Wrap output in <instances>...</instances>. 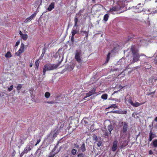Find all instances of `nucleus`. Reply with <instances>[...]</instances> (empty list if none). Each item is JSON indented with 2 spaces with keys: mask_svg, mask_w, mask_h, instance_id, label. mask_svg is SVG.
I'll use <instances>...</instances> for the list:
<instances>
[{
  "mask_svg": "<svg viewBox=\"0 0 157 157\" xmlns=\"http://www.w3.org/2000/svg\"><path fill=\"white\" fill-rule=\"evenodd\" d=\"M94 139L95 140H97V137L96 136H94Z\"/></svg>",
  "mask_w": 157,
  "mask_h": 157,
  "instance_id": "obj_54",
  "label": "nucleus"
},
{
  "mask_svg": "<svg viewBox=\"0 0 157 157\" xmlns=\"http://www.w3.org/2000/svg\"><path fill=\"white\" fill-rule=\"evenodd\" d=\"M20 43V41L19 40H18L16 42L15 46H17L18 45H19V44Z\"/></svg>",
  "mask_w": 157,
  "mask_h": 157,
  "instance_id": "obj_45",
  "label": "nucleus"
},
{
  "mask_svg": "<svg viewBox=\"0 0 157 157\" xmlns=\"http://www.w3.org/2000/svg\"><path fill=\"white\" fill-rule=\"evenodd\" d=\"M104 135L105 136V138H108L109 135H111V134L110 133V132H108L107 131H105V132H104Z\"/></svg>",
  "mask_w": 157,
  "mask_h": 157,
  "instance_id": "obj_23",
  "label": "nucleus"
},
{
  "mask_svg": "<svg viewBox=\"0 0 157 157\" xmlns=\"http://www.w3.org/2000/svg\"><path fill=\"white\" fill-rule=\"evenodd\" d=\"M109 14L108 13L105 14L103 17V20L105 21H107L109 18Z\"/></svg>",
  "mask_w": 157,
  "mask_h": 157,
  "instance_id": "obj_24",
  "label": "nucleus"
},
{
  "mask_svg": "<svg viewBox=\"0 0 157 157\" xmlns=\"http://www.w3.org/2000/svg\"><path fill=\"white\" fill-rule=\"evenodd\" d=\"M59 151H58V152H56V154L57 153H58L59 151Z\"/></svg>",
  "mask_w": 157,
  "mask_h": 157,
  "instance_id": "obj_63",
  "label": "nucleus"
},
{
  "mask_svg": "<svg viewBox=\"0 0 157 157\" xmlns=\"http://www.w3.org/2000/svg\"><path fill=\"white\" fill-rule=\"evenodd\" d=\"M131 51L132 52L133 56L132 61L129 64H125L124 65L125 69H124L122 71L124 72L125 71L128 69V66L129 65L133 63L137 62L139 60V59L140 55H139L138 53L139 50L136 48L135 45H133L131 46L130 48Z\"/></svg>",
  "mask_w": 157,
  "mask_h": 157,
  "instance_id": "obj_1",
  "label": "nucleus"
},
{
  "mask_svg": "<svg viewBox=\"0 0 157 157\" xmlns=\"http://www.w3.org/2000/svg\"><path fill=\"white\" fill-rule=\"evenodd\" d=\"M74 145L77 148H78L79 147V146L78 145H76V144H74Z\"/></svg>",
  "mask_w": 157,
  "mask_h": 157,
  "instance_id": "obj_59",
  "label": "nucleus"
},
{
  "mask_svg": "<svg viewBox=\"0 0 157 157\" xmlns=\"http://www.w3.org/2000/svg\"><path fill=\"white\" fill-rule=\"evenodd\" d=\"M47 71V69L46 68V67H45V66H44V68H43V75H44V77H45V73H46V71Z\"/></svg>",
  "mask_w": 157,
  "mask_h": 157,
  "instance_id": "obj_37",
  "label": "nucleus"
},
{
  "mask_svg": "<svg viewBox=\"0 0 157 157\" xmlns=\"http://www.w3.org/2000/svg\"><path fill=\"white\" fill-rule=\"evenodd\" d=\"M111 108H118L116 104H112L109 107L108 109H109Z\"/></svg>",
  "mask_w": 157,
  "mask_h": 157,
  "instance_id": "obj_34",
  "label": "nucleus"
},
{
  "mask_svg": "<svg viewBox=\"0 0 157 157\" xmlns=\"http://www.w3.org/2000/svg\"><path fill=\"white\" fill-rule=\"evenodd\" d=\"M151 13H152V14L157 13V10H155L154 11H151Z\"/></svg>",
  "mask_w": 157,
  "mask_h": 157,
  "instance_id": "obj_53",
  "label": "nucleus"
},
{
  "mask_svg": "<svg viewBox=\"0 0 157 157\" xmlns=\"http://www.w3.org/2000/svg\"><path fill=\"white\" fill-rule=\"evenodd\" d=\"M32 147L29 145L26 146V147L25 148L24 152L25 153H27L29 151H31L32 149Z\"/></svg>",
  "mask_w": 157,
  "mask_h": 157,
  "instance_id": "obj_12",
  "label": "nucleus"
},
{
  "mask_svg": "<svg viewBox=\"0 0 157 157\" xmlns=\"http://www.w3.org/2000/svg\"><path fill=\"white\" fill-rule=\"evenodd\" d=\"M32 66H33V65H32V64H30V65H29L30 67H32Z\"/></svg>",
  "mask_w": 157,
  "mask_h": 157,
  "instance_id": "obj_61",
  "label": "nucleus"
},
{
  "mask_svg": "<svg viewBox=\"0 0 157 157\" xmlns=\"http://www.w3.org/2000/svg\"><path fill=\"white\" fill-rule=\"evenodd\" d=\"M46 103L48 104H54L55 102V101H47L45 102Z\"/></svg>",
  "mask_w": 157,
  "mask_h": 157,
  "instance_id": "obj_41",
  "label": "nucleus"
},
{
  "mask_svg": "<svg viewBox=\"0 0 157 157\" xmlns=\"http://www.w3.org/2000/svg\"><path fill=\"white\" fill-rule=\"evenodd\" d=\"M65 157H68V156H67Z\"/></svg>",
  "mask_w": 157,
  "mask_h": 157,
  "instance_id": "obj_64",
  "label": "nucleus"
},
{
  "mask_svg": "<svg viewBox=\"0 0 157 157\" xmlns=\"http://www.w3.org/2000/svg\"><path fill=\"white\" fill-rule=\"evenodd\" d=\"M147 95H152V93L151 92L149 93H147Z\"/></svg>",
  "mask_w": 157,
  "mask_h": 157,
  "instance_id": "obj_56",
  "label": "nucleus"
},
{
  "mask_svg": "<svg viewBox=\"0 0 157 157\" xmlns=\"http://www.w3.org/2000/svg\"><path fill=\"white\" fill-rule=\"evenodd\" d=\"M55 155V154H53L52 152H50L49 153V155L48 157H54Z\"/></svg>",
  "mask_w": 157,
  "mask_h": 157,
  "instance_id": "obj_43",
  "label": "nucleus"
},
{
  "mask_svg": "<svg viewBox=\"0 0 157 157\" xmlns=\"http://www.w3.org/2000/svg\"><path fill=\"white\" fill-rule=\"evenodd\" d=\"M151 9H147V10H146L145 11H147L148 12H151V13H151Z\"/></svg>",
  "mask_w": 157,
  "mask_h": 157,
  "instance_id": "obj_51",
  "label": "nucleus"
},
{
  "mask_svg": "<svg viewBox=\"0 0 157 157\" xmlns=\"http://www.w3.org/2000/svg\"><path fill=\"white\" fill-rule=\"evenodd\" d=\"M91 95L90 94H89V93L88 92L87 93H86V96L84 97V99H85V98H86L87 97H88Z\"/></svg>",
  "mask_w": 157,
  "mask_h": 157,
  "instance_id": "obj_38",
  "label": "nucleus"
},
{
  "mask_svg": "<svg viewBox=\"0 0 157 157\" xmlns=\"http://www.w3.org/2000/svg\"><path fill=\"white\" fill-rule=\"evenodd\" d=\"M144 103H140L138 102H136L135 103H134L133 102L132 103V105L134 107H137L143 104Z\"/></svg>",
  "mask_w": 157,
  "mask_h": 157,
  "instance_id": "obj_18",
  "label": "nucleus"
},
{
  "mask_svg": "<svg viewBox=\"0 0 157 157\" xmlns=\"http://www.w3.org/2000/svg\"><path fill=\"white\" fill-rule=\"evenodd\" d=\"M132 39H133L132 37H131L130 36H128V41H131Z\"/></svg>",
  "mask_w": 157,
  "mask_h": 157,
  "instance_id": "obj_52",
  "label": "nucleus"
},
{
  "mask_svg": "<svg viewBox=\"0 0 157 157\" xmlns=\"http://www.w3.org/2000/svg\"><path fill=\"white\" fill-rule=\"evenodd\" d=\"M51 94L48 92H46L44 94V96L46 98H48L50 96Z\"/></svg>",
  "mask_w": 157,
  "mask_h": 157,
  "instance_id": "obj_29",
  "label": "nucleus"
},
{
  "mask_svg": "<svg viewBox=\"0 0 157 157\" xmlns=\"http://www.w3.org/2000/svg\"><path fill=\"white\" fill-rule=\"evenodd\" d=\"M120 9V8L118 6H116L112 7V8H110L109 12H111L113 11H118Z\"/></svg>",
  "mask_w": 157,
  "mask_h": 157,
  "instance_id": "obj_10",
  "label": "nucleus"
},
{
  "mask_svg": "<svg viewBox=\"0 0 157 157\" xmlns=\"http://www.w3.org/2000/svg\"><path fill=\"white\" fill-rule=\"evenodd\" d=\"M59 143V142H58V143L55 146V147H54V148H53V150H52V151H54L56 150V149H57V148L58 147L57 145Z\"/></svg>",
  "mask_w": 157,
  "mask_h": 157,
  "instance_id": "obj_42",
  "label": "nucleus"
},
{
  "mask_svg": "<svg viewBox=\"0 0 157 157\" xmlns=\"http://www.w3.org/2000/svg\"><path fill=\"white\" fill-rule=\"evenodd\" d=\"M155 90L154 91L151 92L152 94V95L151 96V97L153 98V97L154 94L155 93Z\"/></svg>",
  "mask_w": 157,
  "mask_h": 157,
  "instance_id": "obj_49",
  "label": "nucleus"
},
{
  "mask_svg": "<svg viewBox=\"0 0 157 157\" xmlns=\"http://www.w3.org/2000/svg\"><path fill=\"white\" fill-rule=\"evenodd\" d=\"M61 61H60V62H59L58 63V64H59H59H60V63H61Z\"/></svg>",
  "mask_w": 157,
  "mask_h": 157,
  "instance_id": "obj_62",
  "label": "nucleus"
},
{
  "mask_svg": "<svg viewBox=\"0 0 157 157\" xmlns=\"http://www.w3.org/2000/svg\"><path fill=\"white\" fill-rule=\"evenodd\" d=\"M23 84H19L17 87V89L18 91L20 90L23 86Z\"/></svg>",
  "mask_w": 157,
  "mask_h": 157,
  "instance_id": "obj_32",
  "label": "nucleus"
},
{
  "mask_svg": "<svg viewBox=\"0 0 157 157\" xmlns=\"http://www.w3.org/2000/svg\"><path fill=\"white\" fill-rule=\"evenodd\" d=\"M125 100L126 101H128L129 103H130L131 105L132 104V103L133 102L132 101V98L131 97V96L130 95L128 96H127L126 97Z\"/></svg>",
  "mask_w": 157,
  "mask_h": 157,
  "instance_id": "obj_16",
  "label": "nucleus"
},
{
  "mask_svg": "<svg viewBox=\"0 0 157 157\" xmlns=\"http://www.w3.org/2000/svg\"><path fill=\"white\" fill-rule=\"evenodd\" d=\"M80 149L82 152H84L86 150L85 145L84 143H83L80 147Z\"/></svg>",
  "mask_w": 157,
  "mask_h": 157,
  "instance_id": "obj_21",
  "label": "nucleus"
},
{
  "mask_svg": "<svg viewBox=\"0 0 157 157\" xmlns=\"http://www.w3.org/2000/svg\"><path fill=\"white\" fill-rule=\"evenodd\" d=\"M75 23L74 26V27H77L78 26V19L77 17V16H75L74 19Z\"/></svg>",
  "mask_w": 157,
  "mask_h": 157,
  "instance_id": "obj_20",
  "label": "nucleus"
},
{
  "mask_svg": "<svg viewBox=\"0 0 157 157\" xmlns=\"http://www.w3.org/2000/svg\"><path fill=\"white\" fill-rule=\"evenodd\" d=\"M84 154L82 153H80L77 155V157H84Z\"/></svg>",
  "mask_w": 157,
  "mask_h": 157,
  "instance_id": "obj_39",
  "label": "nucleus"
},
{
  "mask_svg": "<svg viewBox=\"0 0 157 157\" xmlns=\"http://www.w3.org/2000/svg\"><path fill=\"white\" fill-rule=\"evenodd\" d=\"M113 126L112 124H109L108 125L107 129L110 133H111V131L113 128Z\"/></svg>",
  "mask_w": 157,
  "mask_h": 157,
  "instance_id": "obj_19",
  "label": "nucleus"
},
{
  "mask_svg": "<svg viewBox=\"0 0 157 157\" xmlns=\"http://www.w3.org/2000/svg\"><path fill=\"white\" fill-rule=\"evenodd\" d=\"M118 141L117 140H114L113 143V145L112 147V150L113 151H115L117 149V147Z\"/></svg>",
  "mask_w": 157,
  "mask_h": 157,
  "instance_id": "obj_9",
  "label": "nucleus"
},
{
  "mask_svg": "<svg viewBox=\"0 0 157 157\" xmlns=\"http://www.w3.org/2000/svg\"><path fill=\"white\" fill-rule=\"evenodd\" d=\"M71 40L72 43L74 42V36H71Z\"/></svg>",
  "mask_w": 157,
  "mask_h": 157,
  "instance_id": "obj_40",
  "label": "nucleus"
},
{
  "mask_svg": "<svg viewBox=\"0 0 157 157\" xmlns=\"http://www.w3.org/2000/svg\"><path fill=\"white\" fill-rule=\"evenodd\" d=\"M25 154L24 151H22L21 153V154H20V157H22L23 156V155Z\"/></svg>",
  "mask_w": 157,
  "mask_h": 157,
  "instance_id": "obj_46",
  "label": "nucleus"
},
{
  "mask_svg": "<svg viewBox=\"0 0 157 157\" xmlns=\"http://www.w3.org/2000/svg\"><path fill=\"white\" fill-rule=\"evenodd\" d=\"M96 88L95 87H94L88 92L89 93V94H90L91 96L95 94H96Z\"/></svg>",
  "mask_w": 157,
  "mask_h": 157,
  "instance_id": "obj_17",
  "label": "nucleus"
},
{
  "mask_svg": "<svg viewBox=\"0 0 157 157\" xmlns=\"http://www.w3.org/2000/svg\"><path fill=\"white\" fill-rule=\"evenodd\" d=\"M38 12V11L37 10L36 11L34 12V13L31 15L30 16L27 18L24 21L25 23H27L29 21L32 20L33 18H34L36 16Z\"/></svg>",
  "mask_w": 157,
  "mask_h": 157,
  "instance_id": "obj_6",
  "label": "nucleus"
},
{
  "mask_svg": "<svg viewBox=\"0 0 157 157\" xmlns=\"http://www.w3.org/2000/svg\"><path fill=\"white\" fill-rule=\"evenodd\" d=\"M149 153L150 155H152L153 154V152L151 150H150L149 151Z\"/></svg>",
  "mask_w": 157,
  "mask_h": 157,
  "instance_id": "obj_50",
  "label": "nucleus"
},
{
  "mask_svg": "<svg viewBox=\"0 0 157 157\" xmlns=\"http://www.w3.org/2000/svg\"><path fill=\"white\" fill-rule=\"evenodd\" d=\"M154 121H157V117L155 118V119H154Z\"/></svg>",
  "mask_w": 157,
  "mask_h": 157,
  "instance_id": "obj_58",
  "label": "nucleus"
},
{
  "mask_svg": "<svg viewBox=\"0 0 157 157\" xmlns=\"http://www.w3.org/2000/svg\"><path fill=\"white\" fill-rule=\"evenodd\" d=\"M152 143L153 146L155 147H157V139H155L153 140Z\"/></svg>",
  "mask_w": 157,
  "mask_h": 157,
  "instance_id": "obj_27",
  "label": "nucleus"
},
{
  "mask_svg": "<svg viewBox=\"0 0 157 157\" xmlns=\"http://www.w3.org/2000/svg\"><path fill=\"white\" fill-rule=\"evenodd\" d=\"M59 64H51L50 63L49 64H47L45 65L44 66L47 69V71H50L52 70H53L55 69H56L59 66Z\"/></svg>",
  "mask_w": 157,
  "mask_h": 157,
  "instance_id": "obj_3",
  "label": "nucleus"
},
{
  "mask_svg": "<svg viewBox=\"0 0 157 157\" xmlns=\"http://www.w3.org/2000/svg\"><path fill=\"white\" fill-rule=\"evenodd\" d=\"M110 113H113L119 114H126L127 113V111L126 110H117L115 111H112Z\"/></svg>",
  "mask_w": 157,
  "mask_h": 157,
  "instance_id": "obj_8",
  "label": "nucleus"
},
{
  "mask_svg": "<svg viewBox=\"0 0 157 157\" xmlns=\"http://www.w3.org/2000/svg\"><path fill=\"white\" fill-rule=\"evenodd\" d=\"M119 86H120V87L121 88V89H122V88H123V87H124L123 86H122L121 85H120Z\"/></svg>",
  "mask_w": 157,
  "mask_h": 157,
  "instance_id": "obj_60",
  "label": "nucleus"
},
{
  "mask_svg": "<svg viewBox=\"0 0 157 157\" xmlns=\"http://www.w3.org/2000/svg\"><path fill=\"white\" fill-rule=\"evenodd\" d=\"M42 3V1L40 0H36L34 3V6L37 7L38 6V8L40 6Z\"/></svg>",
  "mask_w": 157,
  "mask_h": 157,
  "instance_id": "obj_15",
  "label": "nucleus"
},
{
  "mask_svg": "<svg viewBox=\"0 0 157 157\" xmlns=\"http://www.w3.org/2000/svg\"><path fill=\"white\" fill-rule=\"evenodd\" d=\"M155 134L152 132V130H151L149 136L148 138L149 142H151L152 140L155 137Z\"/></svg>",
  "mask_w": 157,
  "mask_h": 157,
  "instance_id": "obj_11",
  "label": "nucleus"
},
{
  "mask_svg": "<svg viewBox=\"0 0 157 157\" xmlns=\"http://www.w3.org/2000/svg\"><path fill=\"white\" fill-rule=\"evenodd\" d=\"M140 4H139L136 6L135 9L134 11L136 13H140L141 11L144 10V9L142 7L140 6Z\"/></svg>",
  "mask_w": 157,
  "mask_h": 157,
  "instance_id": "obj_7",
  "label": "nucleus"
},
{
  "mask_svg": "<svg viewBox=\"0 0 157 157\" xmlns=\"http://www.w3.org/2000/svg\"><path fill=\"white\" fill-rule=\"evenodd\" d=\"M101 142H100V141L98 142L97 144V146H98V147H100L101 146Z\"/></svg>",
  "mask_w": 157,
  "mask_h": 157,
  "instance_id": "obj_47",
  "label": "nucleus"
},
{
  "mask_svg": "<svg viewBox=\"0 0 157 157\" xmlns=\"http://www.w3.org/2000/svg\"><path fill=\"white\" fill-rule=\"evenodd\" d=\"M40 141V139L39 140H38L36 142V144H35V146L37 145Z\"/></svg>",
  "mask_w": 157,
  "mask_h": 157,
  "instance_id": "obj_48",
  "label": "nucleus"
},
{
  "mask_svg": "<svg viewBox=\"0 0 157 157\" xmlns=\"http://www.w3.org/2000/svg\"><path fill=\"white\" fill-rule=\"evenodd\" d=\"M39 59H37L35 61V66H36V69L38 70V69L39 68Z\"/></svg>",
  "mask_w": 157,
  "mask_h": 157,
  "instance_id": "obj_26",
  "label": "nucleus"
},
{
  "mask_svg": "<svg viewBox=\"0 0 157 157\" xmlns=\"http://www.w3.org/2000/svg\"><path fill=\"white\" fill-rule=\"evenodd\" d=\"M82 52L81 50H76L75 54V59L78 63L81 61Z\"/></svg>",
  "mask_w": 157,
  "mask_h": 157,
  "instance_id": "obj_2",
  "label": "nucleus"
},
{
  "mask_svg": "<svg viewBox=\"0 0 157 157\" xmlns=\"http://www.w3.org/2000/svg\"><path fill=\"white\" fill-rule=\"evenodd\" d=\"M71 67V69H69V68L68 67V69L70 71H72L73 70V68H72V67L71 66H70Z\"/></svg>",
  "mask_w": 157,
  "mask_h": 157,
  "instance_id": "obj_57",
  "label": "nucleus"
},
{
  "mask_svg": "<svg viewBox=\"0 0 157 157\" xmlns=\"http://www.w3.org/2000/svg\"><path fill=\"white\" fill-rule=\"evenodd\" d=\"M77 150L75 149H73L71 151V153L72 155H75L77 152Z\"/></svg>",
  "mask_w": 157,
  "mask_h": 157,
  "instance_id": "obj_35",
  "label": "nucleus"
},
{
  "mask_svg": "<svg viewBox=\"0 0 157 157\" xmlns=\"http://www.w3.org/2000/svg\"><path fill=\"white\" fill-rule=\"evenodd\" d=\"M111 54V53L110 52H109L107 55V56L106 59L105 63H108L109 60L110 58V55Z\"/></svg>",
  "mask_w": 157,
  "mask_h": 157,
  "instance_id": "obj_28",
  "label": "nucleus"
},
{
  "mask_svg": "<svg viewBox=\"0 0 157 157\" xmlns=\"http://www.w3.org/2000/svg\"><path fill=\"white\" fill-rule=\"evenodd\" d=\"M81 32V33L84 34V35L85 36V37L86 38V39H87L88 36V32L83 30Z\"/></svg>",
  "mask_w": 157,
  "mask_h": 157,
  "instance_id": "obj_30",
  "label": "nucleus"
},
{
  "mask_svg": "<svg viewBox=\"0 0 157 157\" xmlns=\"http://www.w3.org/2000/svg\"><path fill=\"white\" fill-rule=\"evenodd\" d=\"M121 123V125L123 126L122 132L123 133H124L127 132L128 129V125L126 122H122Z\"/></svg>",
  "mask_w": 157,
  "mask_h": 157,
  "instance_id": "obj_4",
  "label": "nucleus"
},
{
  "mask_svg": "<svg viewBox=\"0 0 157 157\" xmlns=\"http://www.w3.org/2000/svg\"><path fill=\"white\" fill-rule=\"evenodd\" d=\"M72 36H74L77 33V31L76 29H72L71 32Z\"/></svg>",
  "mask_w": 157,
  "mask_h": 157,
  "instance_id": "obj_33",
  "label": "nucleus"
},
{
  "mask_svg": "<svg viewBox=\"0 0 157 157\" xmlns=\"http://www.w3.org/2000/svg\"><path fill=\"white\" fill-rule=\"evenodd\" d=\"M24 44L22 43L21 45L20 48L18 51L16 53V54L18 56H20V55L24 52Z\"/></svg>",
  "mask_w": 157,
  "mask_h": 157,
  "instance_id": "obj_5",
  "label": "nucleus"
},
{
  "mask_svg": "<svg viewBox=\"0 0 157 157\" xmlns=\"http://www.w3.org/2000/svg\"><path fill=\"white\" fill-rule=\"evenodd\" d=\"M23 140H26L27 137H28V135L26 134H25L23 136Z\"/></svg>",
  "mask_w": 157,
  "mask_h": 157,
  "instance_id": "obj_44",
  "label": "nucleus"
},
{
  "mask_svg": "<svg viewBox=\"0 0 157 157\" xmlns=\"http://www.w3.org/2000/svg\"><path fill=\"white\" fill-rule=\"evenodd\" d=\"M5 56L6 58H10L12 57V55L9 51L7 52V53L5 54Z\"/></svg>",
  "mask_w": 157,
  "mask_h": 157,
  "instance_id": "obj_25",
  "label": "nucleus"
},
{
  "mask_svg": "<svg viewBox=\"0 0 157 157\" xmlns=\"http://www.w3.org/2000/svg\"><path fill=\"white\" fill-rule=\"evenodd\" d=\"M13 85H11L10 87H8L7 89L10 92L11 91H12L13 88Z\"/></svg>",
  "mask_w": 157,
  "mask_h": 157,
  "instance_id": "obj_36",
  "label": "nucleus"
},
{
  "mask_svg": "<svg viewBox=\"0 0 157 157\" xmlns=\"http://www.w3.org/2000/svg\"><path fill=\"white\" fill-rule=\"evenodd\" d=\"M21 37L24 40H26L28 37L27 34H24Z\"/></svg>",
  "mask_w": 157,
  "mask_h": 157,
  "instance_id": "obj_22",
  "label": "nucleus"
},
{
  "mask_svg": "<svg viewBox=\"0 0 157 157\" xmlns=\"http://www.w3.org/2000/svg\"><path fill=\"white\" fill-rule=\"evenodd\" d=\"M19 34L21 36L23 34L22 33L21 31H20L19 32Z\"/></svg>",
  "mask_w": 157,
  "mask_h": 157,
  "instance_id": "obj_55",
  "label": "nucleus"
},
{
  "mask_svg": "<svg viewBox=\"0 0 157 157\" xmlns=\"http://www.w3.org/2000/svg\"><path fill=\"white\" fill-rule=\"evenodd\" d=\"M54 3L53 2H52L47 8V10L48 11H50L54 8Z\"/></svg>",
  "mask_w": 157,
  "mask_h": 157,
  "instance_id": "obj_14",
  "label": "nucleus"
},
{
  "mask_svg": "<svg viewBox=\"0 0 157 157\" xmlns=\"http://www.w3.org/2000/svg\"><path fill=\"white\" fill-rule=\"evenodd\" d=\"M101 98L104 100H106L108 98V95L106 94H103L101 95Z\"/></svg>",
  "mask_w": 157,
  "mask_h": 157,
  "instance_id": "obj_31",
  "label": "nucleus"
},
{
  "mask_svg": "<svg viewBox=\"0 0 157 157\" xmlns=\"http://www.w3.org/2000/svg\"><path fill=\"white\" fill-rule=\"evenodd\" d=\"M58 134L59 132L58 131H55L54 130L51 132L50 133V135L52 136V137L55 138L57 136V135Z\"/></svg>",
  "mask_w": 157,
  "mask_h": 157,
  "instance_id": "obj_13",
  "label": "nucleus"
}]
</instances>
